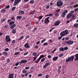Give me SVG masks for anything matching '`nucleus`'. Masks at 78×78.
<instances>
[{
    "mask_svg": "<svg viewBox=\"0 0 78 78\" xmlns=\"http://www.w3.org/2000/svg\"><path fill=\"white\" fill-rule=\"evenodd\" d=\"M63 5V3L61 0H59L57 2V6L58 7H61Z\"/></svg>",
    "mask_w": 78,
    "mask_h": 78,
    "instance_id": "1",
    "label": "nucleus"
},
{
    "mask_svg": "<svg viewBox=\"0 0 78 78\" xmlns=\"http://www.w3.org/2000/svg\"><path fill=\"white\" fill-rule=\"evenodd\" d=\"M74 56H72L71 57L68 58L67 59H66V62H69L71 61H73Z\"/></svg>",
    "mask_w": 78,
    "mask_h": 78,
    "instance_id": "2",
    "label": "nucleus"
},
{
    "mask_svg": "<svg viewBox=\"0 0 78 78\" xmlns=\"http://www.w3.org/2000/svg\"><path fill=\"white\" fill-rule=\"evenodd\" d=\"M5 41L7 42H9L11 41V39L9 38V36L8 35L5 37Z\"/></svg>",
    "mask_w": 78,
    "mask_h": 78,
    "instance_id": "3",
    "label": "nucleus"
},
{
    "mask_svg": "<svg viewBox=\"0 0 78 78\" xmlns=\"http://www.w3.org/2000/svg\"><path fill=\"white\" fill-rule=\"evenodd\" d=\"M65 43H66L68 45H72L73 44V41H71L70 40L65 42Z\"/></svg>",
    "mask_w": 78,
    "mask_h": 78,
    "instance_id": "4",
    "label": "nucleus"
},
{
    "mask_svg": "<svg viewBox=\"0 0 78 78\" xmlns=\"http://www.w3.org/2000/svg\"><path fill=\"white\" fill-rule=\"evenodd\" d=\"M49 18H50V17H48L45 19L44 22L46 24H47L48 23H49V22H50V21L48 20Z\"/></svg>",
    "mask_w": 78,
    "mask_h": 78,
    "instance_id": "5",
    "label": "nucleus"
},
{
    "mask_svg": "<svg viewBox=\"0 0 78 78\" xmlns=\"http://www.w3.org/2000/svg\"><path fill=\"white\" fill-rule=\"evenodd\" d=\"M21 1V0H15L14 1L13 5L16 6V5H17Z\"/></svg>",
    "mask_w": 78,
    "mask_h": 78,
    "instance_id": "6",
    "label": "nucleus"
},
{
    "mask_svg": "<svg viewBox=\"0 0 78 78\" xmlns=\"http://www.w3.org/2000/svg\"><path fill=\"white\" fill-rule=\"evenodd\" d=\"M48 66H49V63H46L43 66V67L44 69H45V68H47V67H48Z\"/></svg>",
    "mask_w": 78,
    "mask_h": 78,
    "instance_id": "7",
    "label": "nucleus"
},
{
    "mask_svg": "<svg viewBox=\"0 0 78 78\" xmlns=\"http://www.w3.org/2000/svg\"><path fill=\"white\" fill-rule=\"evenodd\" d=\"M24 47L26 48H30V46L28 43H26L24 45Z\"/></svg>",
    "mask_w": 78,
    "mask_h": 78,
    "instance_id": "8",
    "label": "nucleus"
},
{
    "mask_svg": "<svg viewBox=\"0 0 78 78\" xmlns=\"http://www.w3.org/2000/svg\"><path fill=\"white\" fill-rule=\"evenodd\" d=\"M59 23H60V21H57L55 23L54 25L55 26H57L59 25Z\"/></svg>",
    "mask_w": 78,
    "mask_h": 78,
    "instance_id": "9",
    "label": "nucleus"
},
{
    "mask_svg": "<svg viewBox=\"0 0 78 78\" xmlns=\"http://www.w3.org/2000/svg\"><path fill=\"white\" fill-rule=\"evenodd\" d=\"M65 33H64V32L63 31L62 33H61L60 34V35L61 36H62V37H63V36H65Z\"/></svg>",
    "mask_w": 78,
    "mask_h": 78,
    "instance_id": "10",
    "label": "nucleus"
},
{
    "mask_svg": "<svg viewBox=\"0 0 78 78\" xmlns=\"http://www.w3.org/2000/svg\"><path fill=\"white\" fill-rule=\"evenodd\" d=\"M9 76L8 78H13V76H14V74H11L9 75Z\"/></svg>",
    "mask_w": 78,
    "mask_h": 78,
    "instance_id": "11",
    "label": "nucleus"
},
{
    "mask_svg": "<svg viewBox=\"0 0 78 78\" xmlns=\"http://www.w3.org/2000/svg\"><path fill=\"white\" fill-rule=\"evenodd\" d=\"M27 62V61L25 60H22L21 61V63H26Z\"/></svg>",
    "mask_w": 78,
    "mask_h": 78,
    "instance_id": "12",
    "label": "nucleus"
},
{
    "mask_svg": "<svg viewBox=\"0 0 78 78\" xmlns=\"http://www.w3.org/2000/svg\"><path fill=\"white\" fill-rule=\"evenodd\" d=\"M66 15V13L64 12H62V13L61 16L62 18H64V16Z\"/></svg>",
    "mask_w": 78,
    "mask_h": 78,
    "instance_id": "13",
    "label": "nucleus"
},
{
    "mask_svg": "<svg viewBox=\"0 0 78 78\" xmlns=\"http://www.w3.org/2000/svg\"><path fill=\"white\" fill-rule=\"evenodd\" d=\"M63 32H64L65 34L67 35L69 34V32H68V31L67 30H65L64 31H63Z\"/></svg>",
    "mask_w": 78,
    "mask_h": 78,
    "instance_id": "14",
    "label": "nucleus"
},
{
    "mask_svg": "<svg viewBox=\"0 0 78 78\" xmlns=\"http://www.w3.org/2000/svg\"><path fill=\"white\" fill-rule=\"evenodd\" d=\"M75 56H76V58L75 59V60H76V61H78V54H76Z\"/></svg>",
    "mask_w": 78,
    "mask_h": 78,
    "instance_id": "15",
    "label": "nucleus"
},
{
    "mask_svg": "<svg viewBox=\"0 0 78 78\" xmlns=\"http://www.w3.org/2000/svg\"><path fill=\"white\" fill-rule=\"evenodd\" d=\"M71 17H72V15L71 14H70V13H69V15H67V19H69V18Z\"/></svg>",
    "mask_w": 78,
    "mask_h": 78,
    "instance_id": "16",
    "label": "nucleus"
},
{
    "mask_svg": "<svg viewBox=\"0 0 78 78\" xmlns=\"http://www.w3.org/2000/svg\"><path fill=\"white\" fill-rule=\"evenodd\" d=\"M60 51H63L64 50V48H59Z\"/></svg>",
    "mask_w": 78,
    "mask_h": 78,
    "instance_id": "17",
    "label": "nucleus"
},
{
    "mask_svg": "<svg viewBox=\"0 0 78 78\" xmlns=\"http://www.w3.org/2000/svg\"><path fill=\"white\" fill-rule=\"evenodd\" d=\"M24 11H22V10H19V13L20 14L21 13L22 14H24Z\"/></svg>",
    "mask_w": 78,
    "mask_h": 78,
    "instance_id": "18",
    "label": "nucleus"
},
{
    "mask_svg": "<svg viewBox=\"0 0 78 78\" xmlns=\"http://www.w3.org/2000/svg\"><path fill=\"white\" fill-rule=\"evenodd\" d=\"M17 19H22V16H18L16 17Z\"/></svg>",
    "mask_w": 78,
    "mask_h": 78,
    "instance_id": "19",
    "label": "nucleus"
},
{
    "mask_svg": "<svg viewBox=\"0 0 78 78\" xmlns=\"http://www.w3.org/2000/svg\"><path fill=\"white\" fill-rule=\"evenodd\" d=\"M58 57H54L53 58V59L54 61H56V60H57V59H58Z\"/></svg>",
    "mask_w": 78,
    "mask_h": 78,
    "instance_id": "20",
    "label": "nucleus"
},
{
    "mask_svg": "<svg viewBox=\"0 0 78 78\" xmlns=\"http://www.w3.org/2000/svg\"><path fill=\"white\" fill-rule=\"evenodd\" d=\"M74 27L76 28L78 27V23H75L74 25Z\"/></svg>",
    "mask_w": 78,
    "mask_h": 78,
    "instance_id": "21",
    "label": "nucleus"
},
{
    "mask_svg": "<svg viewBox=\"0 0 78 78\" xmlns=\"http://www.w3.org/2000/svg\"><path fill=\"white\" fill-rule=\"evenodd\" d=\"M16 30L14 29L12 30V33H13L14 34V33H16Z\"/></svg>",
    "mask_w": 78,
    "mask_h": 78,
    "instance_id": "22",
    "label": "nucleus"
},
{
    "mask_svg": "<svg viewBox=\"0 0 78 78\" xmlns=\"http://www.w3.org/2000/svg\"><path fill=\"white\" fill-rule=\"evenodd\" d=\"M22 73H27V71L25 69H23L22 71Z\"/></svg>",
    "mask_w": 78,
    "mask_h": 78,
    "instance_id": "23",
    "label": "nucleus"
},
{
    "mask_svg": "<svg viewBox=\"0 0 78 78\" xmlns=\"http://www.w3.org/2000/svg\"><path fill=\"white\" fill-rule=\"evenodd\" d=\"M14 23H15V22L14 21H12L11 22L9 23V25H11L13 24Z\"/></svg>",
    "mask_w": 78,
    "mask_h": 78,
    "instance_id": "24",
    "label": "nucleus"
},
{
    "mask_svg": "<svg viewBox=\"0 0 78 78\" xmlns=\"http://www.w3.org/2000/svg\"><path fill=\"white\" fill-rule=\"evenodd\" d=\"M32 55L33 56H36V55H37V53L36 52H34L33 53Z\"/></svg>",
    "mask_w": 78,
    "mask_h": 78,
    "instance_id": "25",
    "label": "nucleus"
},
{
    "mask_svg": "<svg viewBox=\"0 0 78 78\" xmlns=\"http://www.w3.org/2000/svg\"><path fill=\"white\" fill-rule=\"evenodd\" d=\"M34 3V1L33 0L30 1L29 2V3H31L32 4H33Z\"/></svg>",
    "mask_w": 78,
    "mask_h": 78,
    "instance_id": "26",
    "label": "nucleus"
},
{
    "mask_svg": "<svg viewBox=\"0 0 78 78\" xmlns=\"http://www.w3.org/2000/svg\"><path fill=\"white\" fill-rule=\"evenodd\" d=\"M40 59L39 58L36 61H35V63H37L38 62H39Z\"/></svg>",
    "mask_w": 78,
    "mask_h": 78,
    "instance_id": "27",
    "label": "nucleus"
},
{
    "mask_svg": "<svg viewBox=\"0 0 78 78\" xmlns=\"http://www.w3.org/2000/svg\"><path fill=\"white\" fill-rule=\"evenodd\" d=\"M72 19H75V14H73L72 15Z\"/></svg>",
    "mask_w": 78,
    "mask_h": 78,
    "instance_id": "28",
    "label": "nucleus"
},
{
    "mask_svg": "<svg viewBox=\"0 0 78 78\" xmlns=\"http://www.w3.org/2000/svg\"><path fill=\"white\" fill-rule=\"evenodd\" d=\"M2 54L3 55H8V53H7V52L6 51L3 52Z\"/></svg>",
    "mask_w": 78,
    "mask_h": 78,
    "instance_id": "29",
    "label": "nucleus"
},
{
    "mask_svg": "<svg viewBox=\"0 0 78 78\" xmlns=\"http://www.w3.org/2000/svg\"><path fill=\"white\" fill-rule=\"evenodd\" d=\"M44 55H42L39 58L41 59L42 58H44Z\"/></svg>",
    "mask_w": 78,
    "mask_h": 78,
    "instance_id": "30",
    "label": "nucleus"
},
{
    "mask_svg": "<svg viewBox=\"0 0 78 78\" xmlns=\"http://www.w3.org/2000/svg\"><path fill=\"white\" fill-rule=\"evenodd\" d=\"M5 11H6L5 9H2L1 10V12H5Z\"/></svg>",
    "mask_w": 78,
    "mask_h": 78,
    "instance_id": "31",
    "label": "nucleus"
},
{
    "mask_svg": "<svg viewBox=\"0 0 78 78\" xmlns=\"http://www.w3.org/2000/svg\"><path fill=\"white\" fill-rule=\"evenodd\" d=\"M16 8V7H12V11H14V10H15V9Z\"/></svg>",
    "mask_w": 78,
    "mask_h": 78,
    "instance_id": "32",
    "label": "nucleus"
},
{
    "mask_svg": "<svg viewBox=\"0 0 78 78\" xmlns=\"http://www.w3.org/2000/svg\"><path fill=\"white\" fill-rule=\"evenodd\" d=\"M64 48V50H68V47H65Z\"/></svg>",
    "mask_w": 78,
    "mask_h": 78,
    "instance_id": "33",
    "label": "nucleus"
},
{
    "mask_svg": "<svg viewBox=\"0 0 78 78\" xmlns=\"http://www.w3.org/2000/svg\"><path fill=\"white\" fill-rule=\"evenodd\" d=\"M20 53V52H16L15 53V55H19Z\"/></svg>",
    "mask_w": 78,
    "mask_h": 78,
    "instance_id": "34",
    "label": "nucleus"
},
{
    "mask_svg": "<svg viewBox=\"0 0 78 78\" xmlns=\"http://www.w3.org/2000/svg\"><path fill=\"white\" fill-rule=\"evenodd\" d=\"M39 77V76H42V74L40 73L39 74H38L37 75Z\"/></svg>",
    "mask_w": 78,
    "mask_h": 78,
    "instance_id": "35",
    "label": "nucleus"
},
{
    "mask_svg": "<svg viewBox=\"0 0 78 78\" xmlns=\"http://www.w3.org/2000/svg\"><path fill=\"white\" fill-rule=\"evenodd\" d=\"M55 16L56 17H58L59 16V14L58 13H57L55 14Z\"/></svg>",
    "mask_w": 78,
    "mask_h": 78,
    "instance_id": "36",
    "label": "nucleus"
},
{
    "mask_svg": "<svg viewBox=\"0 0 78 78\" xmlns=\"http://www.w3.org/2000/svg\"><path fill=\"white\" fill-rule=\"evenodd\" d=\"M73 12H74V11H73L71 12V13H69L70 14H71V15L72 14H73Z\"/></svg>",
    "mask_w": 78,
    "mask_h": 78,
    "instance_id": "37",
    "label": "nucleus"
},
{
    "mask_svg": "<svg viewBox=\"0 0 78 78\" xmlns=\"http://www.w3.org/2000/svg\"><path fill=\"white\" fill-rule=\"evenodd\" d=\"M30 69V67L29 66L26 67L25 68V69H26V70H28V69Z\"/></svg>",
    "mask_w": 78,
    "mask_h": 78,
    "instance_id": "38",
    "label": "nucleus"
},
{
    "mask_svg": "<svg viewBox=\"0 0 78 78\" xmlns=\"http://www.w3.org/2000/svg\"><path fill=\"white\" fill-rule=\"evenodd\" d=\"M44 61H45V58H43L41 60V62H43Z\"/></svg>",
    "mask_w": 78,
    "mask_h": 78,
    "instance_id": "39",
    "label": "nucleus"
},
{
    "mask_svg": "<svg viewBox=\"0 0 78 78\" xmlns=\"http://www.w3.org/2000/svg\"><path fill=\"white\" fill-rule=\"evenodd\" d=\"M62 36H61L59 37L58 38V40H60V39H61L62 38Z\"/></svg>",
    "mask_w": 78,
    "mask_h": 78,
    "instance_id": "40",
    "label": "nucleus"
},
{
    "mask_svg": "<svg viewBox=\"0 0 78 78\" xmlns=\"http://www.w3.org/2000/svg\"><path fill=\"white\" fill-rule=\"evenodd\" d=\"M23 38V36H22L19 39V40H21V39H22Z\"/></svg>",
    "mask_w": 78,
    "mask_h": 78,
    "instance_id": "41",
    "label": "nucleus"
},
{
    "mask_svg": "<svg viewBox=\"0 0 78 78\" xmlns=\"http://www.w3.org/2000/svg\"><path fill=\"white\" fill-rule=\"evenodd\" d=\"M45 39H44L42 41H41V43H43V42H45Z\"/></svg>",
    "mask_w": 78,
    "mask_h": 78,
    "instance_id": "42",
    "label": "nucleus"
},
{
    "mask_svg": "<svg viewBox=\"0 0 78 78\" xmlns=\"http://www.w3.org/2000/svg\"><path fill=\"white\" fill-rule=\"evenodd\" d=\"M68 12V11L67 10H65L64 11V12H63L66 14V13H67Z\"/></svg>",
    "mask_w": 78,
    "mask_h": 78,
    "instance_id": "43",
    "label": "nucleus"
},
{
    "mask_svg": "<svg viewBox=\"0 0 78 78\" xmlns=\"http://www.w3.org/2000/svg\"><path fill=\"white\" fill-rule=\"evenodd\" d=\"M74 8H76V7H78V5L76 4V5H74Z\"/></svg>",
    "mask_w": 78,
    "mask_h": 78,
    "instance_id": "44",
    "label": "nucleus"
},
{
    "mask_svg": "<svg viewBox=\"0 0 78 78\" xmlns=\"http://www.w3.org/2000/svg\"><path fill=\"white\" fill-rule=\"evenodd\" d=\"M48 44V43H45L43 44L44 45H47Z\"/></svg>",
    "mask_w": 78,
    "mask_h": 78,
    "instance_id": "45",
    "label": "nucleus"
},
{
    "mask_svg": "<svg viewBox=\"0 0 78 78\" xmlns=\"http://www.w3.org/2000/svg\"><path fill=\"white\" fill-rule=\"evenodd\" d=\"M9 50V49L8 48H6L5 49V51H8Z\"/></svg>",
    "mask_w": 78,
    "mask_h": 78,
    "instance_id": "46",
    "label": "nucleus"
},
{
    "mask_svg": "<svg viewBox=\"0 0 78 78\" xmlns=\"http://www.w3.org/2000/svg\"><path fill=\"white\" fill-rule=\"evenodd\" d=\"M9 7H10V6H9V5H8L6 6V9H8V8H9Z\"/></svg>",
    "mask_w": 78,
    "mask_h": 78,
    "instance_id": "47",
    "label": "nucleus"
},
{
    "mask_svg": "<svg viewBox=\"0 0 78 78\" xmlns=\"http://www.w3.org/2000/svg\"><path fill=\"white\" fill-rule=\"evenodd\" d=\"M78 11V8L76 9H74V11H75V12H76V11Z\"/></svg>",
    "mask_w": 78,
    "mask_h": 78,
    "instance_id": "48",
    "label": "nucleus"
},
{
    "mask_svg": "<svg viewBox=\"0 0 78 78\" xmlns=\"http://www.w3.org/2000/svg\"><path fill=\"white\" fill-rule=\"evenodd\" d=\"M14 27L13 26H10V28L11 29H12L13 28H14Z\"/></svg>",
    "mask_w": 78,
    "mask_h": 78,
    "instance_id": "49",
    "label": "nucleus"
},
{
    "mask_svg": "<svg viewBox=\"0 0 78 78\" xmlns=\"http://www.w3.org/2000/svg\"><path fill=\"white\" fill-rule=\"evenodd\" d=\"M40 41H37V43H36V44L37 45H39V44H40Z\"/></svg>",
    "mask_w": 78,
    "mask_h": 78,
    "instance_id": "50",
    "label": "nucleus"
},
{
    "mask_svg": "<svg viewBox=\"0 0 78 78\" xmlns=\"http://www.w3.org/2000/svg\"><path fill=\"white\" fill-rule=\"evenodd\" d=\"M60 9H58L57 10H56L57 12H59L60 11Z\"/></svg>",
    "mask_w": 78,
    "mask_h": 78,
    "instance_id": "51",
    "label": "nucleus"
},
{
    "mask_svg": "<svg viewBox=\"0 0 78 78\" xmlns=\"http://www.w3.org/2000/svg\"><path fill=\"white\" fill-rule=\"evenodd\" d=\"M28 53V52H25L24 54V55H27Z\"/></svg>",
    "mask_w": 78,
    "mask_h": 78,
    "instance_id": "52",
    "label": "nucleus"
},
{
    "mask_svg": "<svg viewBox=\"0 0 78 78\" xmlns=\"http://www.w3.org/2000/svg\"><path fill=\"white\" fill-rule=\"evenodd\" d=\"M63 56V54H62L59 55V56L60 57H61V56Z\"/></svg>",
    "mask_w": 78,
    "mask_h": 78,
    "instance_id": "53",
    "label": "nucleus"
},
{
    "mask_svg": "<svg viewBox=\"0 0 78 78\" xmlns=\"http://www.w3.org/2000/svg\"><path fill=\"white\" fill-rule=\"evenodd\" d=\"M49 7H50V6L49 5H47L46 7V9H48V8H49Z\"/></svg>",
    "mask_w": 78,
    "mask_h": 78,
    "instance_id": "54",
    "label": "nucleus"
},
{
    "mask_svg": "<svg viewBox=\"0 0 78 78\" xmlns=\"http://www.w3.org/2000/svg\"><path fill=\"white\" fill-rule=\"evenodd\" d=\"M15 42L16 41L15 40H13V41L12 42V44H15Z\"/></svg>",
    "mask_w": 78,
    "mask_h": 78,
    "instance_id": "55",
    "label": "nucleus"
},
{
    "mask_svg": "<svg viewBox=\"0 0 78 78\" xmlns=\"http://www.w3.org/2000/svg\"><path fill=\"white\" fill-rule=\"evenodd\" d=\"M48 78V75H47L45 76V78Z\"/></svg>",
    "mask_w": 78,
    "mask_h": 78,
    "instance_id": "56",
    "label": "nucleus"
},
{
    "mask_svg": "<svg viewBox=\"0 0 78 78\" xmlns=\"http://www.w3.org/2000/svg\"><path fill=\"white\" fill-rule=\"evenodd\" d=\"M48 58H51V55H48Z\"/></svg>",
    "mask_w": 78,
    "mask_h": 78,
    "instance_id": "57",
    "label": "nucleus"
},
{
    "mask_svg": "<svg viewBox=\"0 0 78 78\" xmlns=\"http://www.w3.org/2000/svg\"><path fill=\"white\" fill-rule=\"evenodd\" d=\"M34 61H35V60L36 59V58H37V57H34Z\"/></svg>",
    "mask_w": 78,
    "mask_h": 78,
    "instance_id": "58",
    "label": "nucleus"
},
{
    "mask_svg": "<svg viewBox=\"0 0 78 78\" xmlns=\"http://www.w3.org/2000/svg\"><path fill=\"white\" fill-rule=\"evenodd\" d=\"M9 61H10V59H8L7 60V62H9Z\"/></svg>",
    "mask_w": 78,
    "mask_h": 78,
    "instance_id": "59",
    "label": "nucleus"
},
{
    "mask_svg": "<svg viewBox=\"0 0 78 78\" xmlns=\"http://www.w3.org/2000/svg\"><path fill=\"white\" fill-rule=\"evenodd\" d=\"M28 38H29V35L27 36L26 39H28Z\"/></svg>",
    "mask_w": 78,
    "mask_h": 78,
    "instance_id": "60",
    "label": "nucleus"
},
{
    "mask_svg": "<svg viewBox=\"0 0 78 78\" xmlns=\"http://www.w3.org/2000/svg\"><path fill=\"white\" fill-rule=\"evenodd\" d=\"M19 63H16L15 64V66H18V65H19Z\"/></svg>",
    "mask_w": 78,
    "mask_h": 78,
    "instance_id": "61",
    "label": "nucleus"
},
{
    "mask_svg": "<svg viewBox=\"0 0 78 78\" xmlns=\"http://www.w3.org/2000/svg\"><path fill=\"white\" fill-rule=\"evenodd\" d=\"M53 28H51V29H50V30H49V32H51V31H52V30H53Z\"/></svg>",
    "mask_w": 78,
    "mask_h": 78,
    "instance_id": "62",
    "label": "nucleus"
},
{
    "mask_svg": "<svg viewBox=\"0 0 78 78\" xmlns=\"http://www.w3.org/2000/svg\"><path fill=\"white\" fill-rule=\"evenodd\" d=\"M29 0H24V2H28Z\"/></svg>",
    "mask_w": 78,
    "mask_h": 78,
    "instance_id": "63",
    "label": "nucleus"
},
{
    "mask_svg": "<svg viewBox=\"0 0 78 78\" xmlns=\"http://www.w3.org/2000/svg\"><path fill=\"white\" fill-rule=\"evenodd\" d=\"M12 20H14V17H12L11 18Z\"/></svg>",
    "mask_w": 78,
    "mask_h": 78,
    "instance_id": "64",
    "label": "nucleus"
}]
</instances>
